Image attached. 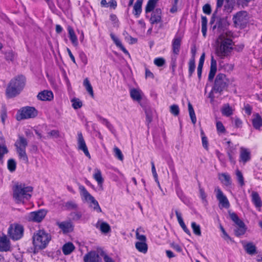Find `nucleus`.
Wrapping results in <instances>:
<instances>
[{
	"instance_id": "nucleus-1",
	"label": "nucleus",
	"mask_w": 262,
	"mask_h": 262,
	"mask_svg": "<svg viewBox=\"0 0 262 262\" xmlns=\"http://www.w3.org/2000/svg\"><path fill=\"white\" fill-rule=\"evenodd\" d=\"M13 198L17 204H25L31 199L33 187L23 183H16L12 188Z\"/></svg>"
},
{
	"instance_id": "nucleus-2",
	"label": "nucleus",
	"mask_w": 262,
	"mask_h": 262,
	"mask_svg": "<svg viewBox=\"0 0 262 262\" xmlns=\"http://www.w3.org/2000/svg\"><path fill=\"white\" fill-rule=\"evenodd\" d=\"M215 52L217 56L224 59L228 56L234 49V42L225 34L220 35L216 39Z\"/></svg>"
},
{
	"instance_id": "nucleus-3",
	"label": "nucleus",
	"mask_w": 262,
	"mask_h": 262,
	"mask_svg": "<svg viewBox=\"0 0 262 262\" xmlns=\"http://www.w3.org/2000/svg\"><path fill=\"white\" fill-rule=\"evenodd\" d=\"M25 77L18 76L11 79L6 89V94L8 98H12L18 95L25 87Z\"/></svg>"
},
{
	"instance_id": "nucleus-4",
	"label": "nucleus",
	"mask_w": 262,
	"mask_h": 262,
	"mask_svg": "<svg viewBox=\"0 0 262 262\" xmlns=\"http://www.w3.org/2000/svg\"><path fill=\"white\" fill-rule=\"evenodd\" d=\"M51 236L44 230L37 231L33 236V243L36 249H43L48 245Z\"/></svg>"
},
{
	"instance_id": "nucleus-5",
	"label": "nucleus",
	"mask_w": 262,
	"mask_h": 262,
	"mask_svg": "<svg viewBox=\"0 0 262 262\" xmlns=\"http://www.w3.org/2000/svg\"><path fill=\"white\" fill-rule=\"evenodd\" d=\"M14 145L19 158L26 163H27L28 162V158L26 154V149L28 145V142L26 139L22 136H19Z\"/></svg>"
},
{
	"instance_id": "nucleus-6",
	"label": "nucleus",
	"mask_w": 262,
	"mask_h": 262,
	"mask_svg": "<svg viewBox=\"0 0 262 262\" xmlns=\"http://www.w3.org/2000/svg\"><path fill=\"white\" fill-rule=\"evenodd\" d=\"M228 80L226 78V76L222 73L217 74L216 76L214 86L212 90L209 93V97L211 99H213L212 94L214 93H220L227 85Z\"/></svg>"
},
{
	"instance_id": "nucleus-7",
	"label": "nucleus",
	"mask_w": 262,
	"mask_h": 262,
	"mask_svg": "<svg viewBox=\"0 0 262 262\" xmlns=\"http://www.w3.org/2000/svg\"><path fill=\"white\" fill-rule=\"evenodd\" d=\"M38 115V111L34 107L26 106L19 110L16 115V119L18 121L24 119L34 118Z\"/></svg>"
},
{
	"instance_id": "nucleus-8",
	"label": "nucleus",
	"mask_w": 262,
	"mask_h": 262,
	"mask_svg": "<svg viewBox=\"0 0 262 262\" xmlns=\"http://www.w3.org/2000/svg\"><path fill=\"white\" fill-rule=\"evenodd\" d=\"M24 230V227L21 225L14 223L10 225L8 234L12 240L17 241L23 237Z\"/></svg>"
},
{
	"instance_id": "nucleus-9",
	"label": "nucleus",
	"mask_w": 262,
	"mask_h": 262,
	"mask_svg": "<svg viewBox=\"0 0 262 262\" xmlns=\"http://www.w3.org/2000/svg\"><path fill=\"white\" fill-rule=\"evenodd\" d=\"M47 213V211L45 209H40L28 213L26 216V219L30 222L39 223L45 218Z\"/></svg>"
},
{
	"instance_id": "nucleus-10",
	"label": "nucleus",
	"mask_w": 262,
	"mask_h": 262,
	"mask_svg": "<svg viewBox=\"0 0 262 262\" xmlns=\"http://www.w3.org/2000/svg\"><path fill=\"white\" fill-rule=\"evenodd\" d=\"M234 23L236 27L243 28L247 23L248 16L246 11L237 12L233 18Z\"/></svg>"
},
{
	"instance_id": "nucleus-11",
	"label": "nucleus",
	"mask_w": 262,
	"mask_h": 262,
	"mask_svg": "<svg viewBox=\"0 0 262 262\" xmlns=\"http://www.w3.org/2000/svg\"><path fill=\"white\" fill-rule=\"evenodd\" d=\"M216 198L219 202L220 207L225 208H229L230 207L229 202L219 187H216L214 189Z\"/></svg>"
},
{
	"instance_id": "nucleus-12",
	"label": "nucleus",
	"mask_w": 262,
	"mask_h": 262,
	"mask_svg": "<svg viewBox=\"0 0 262 262\" xmlns=\"http://www.w3.org/2000/svg\"><path fill=\"white\" fill-rule=\"evenodd\" d=\"M77 146L78 149L82 150L86 157L89 159H91V155L81 132H78L77 134Z\"/></svg>"
},
{
	"instance_id": "nucleus-13",
	"label": "nucleus",
	"mask_w": 262,
	"mask_h": 262,
	"mask_svg": "<svg viewBox=\"0 0 262 262\" xmlns=\"http://www.w3.org/2000/svg\"><path fill=\"white\" fill-rule=\"evenodd\" d=\"M251 160V151L249 149L241 147L240 148L239 162L245 165Z\"/></svg>"
},
{
	"instance_id": "nucleus-14",
	"label": "nucleus",
	"mask_w": 262,
	"mask_h": 262,
	"mask_svg": "<svg viewBox=\"0 0 262 262\" xmlns=\"http://www.w3.org/2000/svg\"><path fill=\"white\" fill-rule=\"evenodd\" d=\"M83 260L84 262H101V259L96 251H91L84 255Z\"/></svg>"
},
{
	"instance_id": "nucleus-15",
	"label": "nucleus",
	"mask_w": 262,
	"mask_h": 262,
	"mask_svg": "<svg viewBox=\"0 0 262 262\" xmlns=\"http://www.w3.org/2000/svg\"><path fill=\"white\" fill-rule=\"evenodd\" d=\"M182 37L176 34L172 41V50L173 54L178 55L179 54Z\"/></svg>"
},
{
	"instance_id": "nucleus-16",
	"label": "nucleus",
	"mask_w": 262,
	"mask_h": 262,
	"mask_svg": "<svg viewBox=\"0 0 262 262\" xmlns=\"http://www.w3.org/2000/svg\"><path fill=\"white\" fill-rule=\"evenodd\" d=\"M162 20V10L160 8H156L151 12L150 21L151 24H158Z\"/></svg>"
},
{
	"instance_id": "nucleus-17",
	"label": "nucleus",
	"mask_w": 262,
	"mask_h": 262,
	"mask_svg": "<svg viewBox=\"0 0 262 262\" xmlns=\"http://www.w3.org/2000/svg\"><path fill=\"white\" fill-rule=\"evenodd\" d=\"M79 190L82 199L85 202L89 203L94 198L83 185H79Z\"/></svg>"
},
{
	"instance_id": "nucleus-18",
	"label": "nucleus",
	"mask_w": 262,
	"mask_h": 262,
	"mask_svg": "<svg viewBox=\"0 0 262 262\" xmlns=\"http://www.w3.org/2000/svg\"><path fill=\"white\" fill-rule=\"evenodd\" d=\"M130 96L134 101L140 103L142 99L143 94L141 90L139 89L133 88L129 91Z\"/></svg>"
},
{
	"instance_id": "nucleus-19",
	"label": "nucleus",
	"mask_w": 262,
	"mask_h": 262,
	"mask_svg": "<svg viewBox=\"0 0 262 262\" xmlns=\"http://www.w3.org/2000/svg\"><path fill=\"white\" fill-rule=\"evenodd\" d=\"M37 97L41 101H51L53 99L54 95L52 91L44 90L39 93Z\"/></svg>"
},
{
	"instance_id": "nucleus-20",
	"label": "nucleus",
	"mask_w": 262,
	"mask_h": 262,
	"mask_svg": "<svg viewBox=\"0 0 262 262\" xmlns=\"http://www.w3.org/2000/svg\"><path fill=\"white\" fill-rule=\"evenodd\" d=\"M252 123L254 128L262 130V117L259 114L255 113L253 115Z\"/></svg>"
},
{
	"instance_id": "nucleus-21",
	"label": "nucleus",
	"mask_w": 262,
	"mask_h": 262,
	"mask_svg": "<svg viewBox=\"0 0 262 262\" xmlns=\"http://www.w3.org/2000/svg\"><path fill=\"white\" fill-rule=\"evenodd\" d=\"M10 248V242L7 236L6 235L0 236V251H8Z\"/></svg>"
},
{
	"instance_id": "nucleus-22",
	"label": "nucleus",
	"mask_w": 262,
	"mask_h": 262,
	"mask_svg": "<svg viewBox=\"0 0 262 262\" xmlns=\"http://www.w3.org/2000/svg\"><path fill=\"white\" fill-rule=\"evenodd\" d=\"M57 225L63 233H68L73 229V226L70 221L57 222Z\"/></svg>"
},
{
	"instance_id": "nucleus-23",
	"label": "nucleus",
	"mask_w": 262,
	"mask_h": 262,
	"mask_svg": "<svg viewBox=\"0 0 262 262\" xmlns=\"http://www.w3.org/2000/svg\"><path fill=\"white\" fill-rule=\"evenodd\" d=\"M242 245L247 254L252 255L256 253V247L253 243L243 242Z\"/></svg>"
},
{
	"instance_id": "nucleus-24",
	"label": "nucleus",
	"mask_w": 262,
	"mask_h": 262,
	"mask_svg": "<svg viewBox=\"0 0 262 262\" xmlns=\"http://www.w3.org/2000/svg\"><path fill=\"white\" fill-rule=\"evenodd\" d=\"M96 227L99 229L104 234L110 232L111 230V227L108 223L101 220H99L96 224Z\"/></svg>"
},
{
	"instance_id": "nucleus-25",
	"label": "nucleus",
	"mask_w": 262,
	"mask_h": 262,
	"mask_svg": "<svg viewBox=\"0 0 262 262\" xmlns=\"http://www.w3.org/2000/svg\"><path fill=\"white\" fill-rule=\"evenodd\" d=\"M143 0H137L133 6V14L138 18L142 12V6Z\"/></svg>"
},
{
	"instance_id": "nucleus-26",
	"label": "nucleus",
	"mask_w": 262,
	"mask_h": 262,
	"mask_svg": "<svg viewBox=\"0 0 262 262\" xmlns=\"http://www.w3.org/2000/svg\"><path fill=\"white\" fill-rule=\"evenodd\" d=\"M110 36H111L112 39L113 40L115 44L116 45V46L117 47H118L124 54L129 56V52L122 45L121 40L117 36H116L113 33H111Z\"/></svg>"
},
{
	"instance_id": "nucleus-27",
	"label": "nucleus",
	"mask_w": 262,
	"mask_h": 262,
	"mask_svg": "<svg viewBox=\"0 0 262 262\" xmlns=\"http://www.w3.org/2000/svg\"><path fill=\"white\" fill-rule=\"evenodd\" d=\"M219 179L221 183L226 186H229L231 185L232 181L231 177L227 173H219Z\"/></svg>"
},
{
	"instance_id": "nucleus-28",
	"label": "nucleus",
	"mask_w": 262,
	"mask_h": 262,
	"mask_svg": "<svg viewBox=\"0 0 262 262\" xmlns=\"http://www.w3.org/2000/svg\"><path fill=\"white\" fill-rule=\"evenodd\" d=\"M68 31L69 37L72 45L74 47H77L78 45V40L74 30H73L72 27H71V26H69L68 27Z\"/></svg>"
},
{
	"instance_id": "nucleus-29",
	"label": "nucleus",
	"mask_w": 262,
	"mask_h": 262,
	"mask_svg": "<svg viewBox=\"0 0 262 262\" xmlns=\"http://www.w3.org/2000/svg\"><path fill=\"white\" fill-rule=\"evenodd\" d=\"M135 247L139 252L143 254L146 253L148 250L146 241H137L135 243Z\"/></svg>"
},
{
	"instance_id": "nucleus-30",
	"label": "nucleus",
	"mask_w": 262,
	"mask_h": 262,
	"mask_svg": "<svg viewBox=\"0 0 262 262\" xmlns=\"http://www.w3.org/2000/svg\"><path fill=\"white\" fill-rule=\"evenodd\" d=\"M158 2L159 0H148L145 8V13L153 12L156 9V7Z\"/></svg>"
},
{
	"instance_id": "nucleus-31",
	"label": "nucleus",
	"mask_w": 262,
	"mask_h": 262,
	"mask_svg": "<svg viewBox=\"0 0 262 262\" xmlns=\"http://www.w3.org/2000/svg\"><path fill=\"white\" fill-rule=\"evenodd\" d=\"M234 112V109L230 106L229 104H225L221 108V113L222 115L226 117L231 116Z\"/></svg>"
},
{
	"instance_id": "nucleus-32",
	"label": "nucleus",
	"mask_w": 262,
	"mask_h": 262,
	"mask_svg": "<svg viewBox=\"0 0 262 262\" xmlns=\"http://www.w3.org/2000/svg\"><path fill=\"white\" fill-rule=\"evenodd\" d=\"M252 202L256 208H260L262 206L261 199L257 192L252 191L251 193Z\"/></svg>"
},
{
	"instance_id": "nucleus-33",
	"label": "nucleus",
	"mask_w": 262,
	"mask_h": 262,
	"mask_svg": "<svg viewBox=\"0 0 262 262\" xmlns=\"http://www.w3.org/2000/svg\"><path fill=\"white\" fill-rule=\"evenodd\" d=\"M93 178L97 181L98 186L102 187L104 182V179L102 178L101 172L100 169L98 168L94 169Z\"/></svg>"
},
{
	"instance_id": "nucleus-34",
	"label": "nucleus",
	"mask_w": 262,
	"mask_h": 262,
	"mask_svg": "<svg viewBox=\"0 0 262 262\" xmlns=\"http://www.w3.org/2000/svg\"><path fill=\"white\" fill-rule=\"evenodd\" d=\"M4 138H0V162L3 163L4 156L8 152V150L5 144Z\"/></svg>"
},
{
	"instance_id": "nucleus-35",
	"label": "nucleus",
	"mask_w": 262,
	"mask_h": 262,
	"mask_svg": "<svg viewBox=\"0 0 262 262\" xmlns=\"http://www.w3.org/2000/svg\"><path fill=\"white\" fill-rule=\"evenodd\" d=\"M75 248L73 243L68 242L63 245L62 250L64 255H69L74 250Z\"/></svg>"
},
{
	"instance_id": "nucleus-36",
	"label": "nucleus",
	"mask_w": 262,
	"mask_h": 262,
	"mask_svg": "<svg viewBox=\"0 0 262 262\" xmlns=\"http://www.w3.org/2000/svg\"><path fill=\"white\" fill-rule=\"evenodd\" d=\"M237 227L236 229H235V234L237 236H239L241 235H244L246 231V227L243 222L242 224H238L236 225Z\"/></svg>"
},
{
	"instance_id": "nucleus-37",
	"label": "nucleus",
	"mask_w": 262,
	"mask_h": 262,
	"mask_svg": "<svg viewBox=\"0 0 262 262\" xmlns=\"http://www.w3.org/2000/svg\"><path fill=\"white\" fill-rule=\"evenodd\" d=\"M144 231L142 228H138L136 230V238L138 241H146L147 238L145 235L141 234Z\"/></svg>"
},
{
	"instance_id": "nucleus-38",
	"label": "nucleus",
	"mask_w": 262,
	"mask_h": 262,
	"mask_svg": "<svg viewBox=\"0 0 262 262\" xmlns=\"http://www.w3.org/2000/svg\"><path fill=\"white\" fill-rule=\"evenodd\" d=\"M83 85L85 87L87 92L90 94L92 97H94V92L93 88L88 78H85L83 81Z\"/></svg>"
},
{
	"instance_id": "nucleus-39",
	"label": "nucleus",
	"mask_w": 262,
	"mask_h": 262,
	"mask_svg": "<svg viewBox=\"0 0 262 262\" xmlns=\"http://www.w3.org/2000/svg\"><path fill=\"white\" fill-rule=\"evenodd\" d=\"M188 106L189 114V116H190V119L191 120V121L193 124H195L196 122V118L193 106L190 102L188 103Z\"/></svg>"
},
{
	"instance_id": "nucleus-40",
	"label": "nucleus",
	"mask_w": 262,
	"mask_h": 262,
	"mask_svg": "<svg viewBox=\"0 0 262 262\" xmlns=\"http://www.w3.org/2000/svg\"><path fill=\"white\" fill-rule=\"evenodd\" d=\"M89 203L91 204L90 206L93 208V209L97 212L100 213L102 212V210L99 205L98 201L94 198Z\"/></svg>"
},
{
	"instance_id": "nucleus-41",
	"label": "nucleus",
	"mask_w": 262,
	"mask_h": 262,
	"mask_svg": "<svg viewBox=\"0 0 262 262\" xmlns=\"http://www.w3.org/2000/svg\"><path fill=\"white\" fill-rule=\"evenodd\" d=\"M234 2L231 0H227L224 6L225 10L227 12H231L234 8Z\"/></svg>"
},
{
	"instance_id": "nucleus-42",
	"label": "nucleus",
	"mask_w": 262,
	"mask_h": 262,
	"mask_svg": "<svg viewBox=\"0 0 262 262\" xmlns=\"http://www.w3.org/2000/svg\"><path fill=\"white\" fill-rule=\"evenodd\" d=\"M191 226L194 234L198 236H201V231L200 226L194 222L191 223Z\"/></svg>"
},
{
	"instance_id": "nucleus-43",
	"label": "nucleus",
	"mask_w": 262,
	"mask_h": 262,
	"mask_svg": "<svg viewBox=\"0 0 262 262\" xmlns=\"http://www.w3.org/2000/svg\"><path fill=\"white\" fill-rule=\"evenodd\" d=\"M71 102L72 103L73 107L75 109H78L82 107V101L78 98H74L71 100Z\"/></svg>"
},
{
	"instance_id": "nucleus-44",
	"label": "nucleus",
	"mask_w": 262,
	"mask_h": 262,
	"mask_svg": "<svg viewBox=\"0 0 262 262\" xmlns=\"http://www.w3.org/2000/svg\"><path fill=\"white\" fill-rule=\"evenodd\" d=\"M97 118L98 121L105 125L108 129H111L112 127V125L106 119L104 118L99 115L97 116Z\"/></svg>"
},
{
	"instance_id": "nucleus-45",
	"label": "nucleus",
	"mask_w": 262,
	"mask_h": 262,
	"mask_svg": "<svg viewBox=\"0 0 262 262\" xmlns=\"http://www.w3.org/2000/svg\"><path fill=\"white\" fill-rule=\"evenodd\" d=\"M16 164L14 160L9 159L8 161V169L10 172H13L16 169Z\"/></svg>"
},
{
	"instance_id": "nucleus-46",
	"label": "nucleus",
	"mask_w": 262,
	"mask_h": 262,
	"mask_svg": "<svg viewBox=\"0 0 262 262\" xmlns=\"http://www.w3.org/2000/svg\"><path fill=\"white\" fill-rule=\"evenodd\" d=\"M189 74L191 76L192 73L194 72L195 69V59H190L189 61Z\"/></svg>"
},
{
	"instance_id": "nucleus-47",
	"label": "nucleus",
	"mask_w": 262,
	"mask_h": 262,
	"mask_svg": "<svg viewBox=\"0 0 262 262\" xmlns=\"http://www.w3.org/2000/svg\"><path fill=\"white\" fill-rule=\"evenodd\" d=\"M229 216L230 219L236 224V225L238 224H242L243 221L239 219L238 216L235 213H230Z\"/></svg>"
},
{
	"instance_id": "nucleus-48",
	"label": "nucleus",
	"mask_w": 262,
	"mask_h": 262,
	"mask_svg": "<svg viewBox=\"0 0 262 262\" xmlns=\"http://www.w3.org/2000/svg\"><path fill=\"white\" fill-rule=\"evenodd\" d=\"M114 155L116 158L120 161H123L124 157L121 150L119 148L115 147L114 148Z\"/></svg>"
},
{
	"instance_id": "nucleus-49",
	"label": "nucleus",
	"mask_w": 262,
	"mask_h": 262,
	"mask_svg": "<svg viewBox=\"0 0 262 262\" xmlns=\"http://www.w3.org/2000/svg\"><path fill=\"white\" fill-rule=\"evenodd\" d=\"M154 64L158 67H161L165 63V60L162 57L156 58L154 60Z\"/></svg>"
},
{
	"instance_id": "nucleus-50",
	"label": "nucleus",
	"mask_w": 262,
	"mask_h": 262,
	"mask_svg": "<svg viewBox=\"0 0 262 262\" xmlns=\"http://www.w3.org/2000/svg\"><path fill=\"white\" fill-rule=\"evenodd\" d=\"M236 175L238 183L241 186H243L245 184V183L242 173L239 170H237L236 171Z\"/></svg>"
},
{
	"instance_id": "nucleus-51",
	"label": "nucleus",
	"mask_w": 262,
	"mask_h": 262,
	"mask_svg": "<svg viewBox=\"0 0 262 262\" xmlns=\"http://www.w3.org/2000/svg\"><path fill=\"white\" fill-rule=\"evenodd\" d=\"M65 207L68 210L76 209L77 205L74 202L69 201L66 203Z\"/></svg>"
},
{
	"instance_id": "nucleus-52",
	"label": "nucleus",
	"mask_w": 262,
	"mask_h": 262,
	"mask_svg": "<svg viewBox=\"0 0 262 262\" xmlns=\"http://www.w3.org/2000/svg\"><path fill=\"white\" fill-rule=\"evenodd\" d=\"M59 7L62 10H67L70 7V4L68 0H66L63 2V4L58 3V4Z\"/></svg>"
},
{
	"instance_id": "nucleus-53",
	"label": "nucleus",
	"mask_w": 262,
	"mask_h": 262,
	"mask_svg": "<svg viewBox=\"0 0 262 262\" xmlns=\"http://www.w3.org/2000/svg\"><path fill=\"white\" fill-rule=\"evenodd\" d=\"M170 112L174 116H178L179 114V108L178 105H172L170 107Z\"/></svg>"
},
{
	"instance_id": "nucleus-54",
	"label": "nucleus",
	"mask_w": 262,
	"mask_h": 262,
	"mask_svg": "<svg viewBox=\"0 0 262 262\" xmlns=\"http://www.w3.org/2000/svg\"><path fill=\"white\" fill-rule=\"evenodd\" d=\"M216 129L219 133H224L225 132V128L223 123L221 121H217L216 123Z\"/></svg>"
},
{
	"instance_id": "nucleus-55",
	"label": "nucleus",
	"mask_w": 262,
	"mask_h": 262,
	"mask_svg": "<svg viewBox=\"0 0 262 262\" xmlns=\"http://www.w3.org/2000/svg\"><path fill=\"white\" fill-rule=\"evenodd\" d=\"M175 213H176V215L178 223L180 224V226L182 227V226L185 225V223H184V222L183 220L182 217V214L178 210H176Z\"/></svg>"
},
{
	"instance_id": "nucleus-56",
	"label": "nucleus",
	"mask_w": 262,
	"mask_h": 262,
	"mask_svg": "<svg viewBox=\"0 0 262 262\" xmlns=\"http://www.w3.org/2000/svg\"><path fill=\"white\" fill-rule=\"evenodd\" d=\"M151 171H152L153 176H154V178L155 179L156 181L157 182L158 185H160L159 182L158 180V174L156 172L155 164L153 162H151Z\"/></svg>"
},
{
	"instance_id": "nucleus-57",
	"label": "nucleus",
	"mask_w": 262,
	"mask_h": 262,
	"mask_svg": "<svg viewBox=\"0 0 262 262\" xmlns=\"http://www.w3.org/2000/svg\"><path fill=\"white\" fill-rule=\"evenodd\" d=\"M199 193L200 197L202 200L203 201L206 202V197L207 195L203 188L201 186H199Z\"/></svg>"
},
{
	"instance_id": "nucleus-58",
	"label": "nucleus",
	"mask_w": 262,
	"mask_h": 262,
	"mask_svg": "<svg viewBox=\"0 0 262 262\" xmlns=\"http://www.w3.org/2000/svg\"><path fill=\"white\" fill-rule=\"evenodd\" d=\"M226 20L224 19H220L219 21L216 22V25L214 26V28L216 27H217L219 29H223V25H226Z\"/></svg>"
},
{
	"instance_id": "nucleus-59",
	"label": "nucleus",
	"mask_w": 262,
	"mask_h": 262,
	"mask_svg": "<svg viewBox=\"0 0 262 262\" xmlns=\"http://www.w3.org/2000/svg\"><path fill=\"white\" fill-rule=\"evenodd\" d=\"M203 12L206 14H210L211 13V8L209 4H205L203 7Z\"/></svg>"
},
{
	"instance_id": "nucleus-60",
	"label": "nucleus",
	"mask_w": 262,
	"mask_h": 262,
	"mask_svg": "<svg viewBox=\"0 0 262 262\" xmlns=\"http://www.w3.org/2000/svg\"><path fill=\"white\" fill-rule=\"evenodd\" d=\"M201 135H202V141L203 146L205 149H207L208 148L207 138L204 136L203 132H201Z\"/></svg>"
},
{
	"instance_id": "nucleus-61",
	"label": "nucleus",
	"mask_w": 262,
	"mask_h": 262,
	"mask_svg": "<svg viewBox=\"0 0 262 262\" xmlns=\"http://www.w3.org/2000/svg\"><path fill=\"white\" fill-rule=\"evenodd\" d=\"M127 35L125 36V39L126 40L129 42L130 44H134L137 42V39L135 38H133L131 36L129 35L126 33Z\"/></svg>"
},
{
	"instance_id": "nucleus-62",
	"label": "nucleus",
	"mask_w": 262,
	"mask_h": 262,
	"mask_svg": "<svg viewBox=\"0 0 262 262\" xmlns=\"http://www.w3.org/2000/svg\"><path fill=\"white\" fill-rule=\"evenodd\" d=\"M74 220H79L82 216V214L80 212H74L71 214Z\"/></svg>"
},
{
	"instance_id": "nucleus-63",
	"label": "nucleus",
	"mask_w": 262,
	"mask_h": 262,
	"mask_svg": "<svg viewBox=\"0 0 262 262\" xmlns=\"http://www.w3.org/2000/svg\"><path fill=\"white\" fill-rule=\"evenodd\" d=\"M216 72V70L210 69L209 75H208V79L210 81H212L214 78V77L215 75Z\"/></svg>"
},
{
	"instance_id": "nucleus-64",
	"label": "nucleus",
	"mask_w": 262,
	"mask_h": 262,
	"mask_svg": "<svg viewBox=\"0 0 262 262\" xmlns=\"http://www.w3.org/2000/svg\"><path fill=\"white\" fill-rule=\"evenodd\" d=\"M245 113L248 115H251L252 113V107L249 104H246L244 106Z\"/></svg>"
}]
</instances>
